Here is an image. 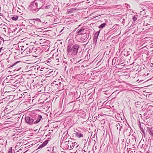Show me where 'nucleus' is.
Segmentation results:
<instances>
[{
  "label": "nucleus",
  "mask_w": 153,
  "mask_h": 153,
  "mask_svg": "<svg viewBox=\"0 0 153 153\" xmlns=\"http://www.w3.org/2000/svg\"><path fill=\"white\" fill-rule=\"evenodd\" d=\"M19 76V75H18L16 76Z\"/></svg>",
  "instance_id": "obj_42"
},
{
  "label": "nucleus",
  "mask_w": 153,
  "mask_h": 153,
  "mask_svg": "<svg viewBox=\"0 0 153 153\" xmlns=\"http://www.w3.org/2000/svg\"><path fill=\"white\" fill-rule=\"evenodd\" d=\"M9 77H1L0 79L1 81H3L4 83H8L9 82Z\"/></svg>",
  "instance_id": "obj_10"
},
{
  "label": "nucleus",
  "mask_w": 153,
  "mask_h": 153,
  "mask_svg": "<svg viewBox=\"0 0 153 153\" xmlns=\"http://www.w3.org/2000/svg\"><path fill=\"white\" fill-rule=\"evenodd\" d=\"M79 48V45H78L75 44L73 45L71 44L68 43L67 49L68 54L71 53L72 56L76 55Z\"/></svg>",
  "instance_id": "obj_1"
},
{
  "label": "nucleus",
  "mask_w": 153,
  "mask_h": 153,
  "mask_svg": "<svg viewBox=\"0 0 153 153\" xmlns=\"http://www.w3.org/2000/svg\"><path fill=\"white\" fill-rule=\"evenodd\" d=\"M147 23H146V21L144 20V25H145L146 26H147V25H149V24H147Z\"/></svg>",
  "instance_id": "obj_34"
},
{
  "label": "nucleus",
  "mask_w": 153,
  "mask_h": 153,
  "mask_svg": "<svg viewBox=\"0 0 153 153\" xmlns=\"http://www.w3.org/2000/svg\"><path fill=\"white\" fill-rule=\"evenodd\" d=\"M2 48H3V47H1V48H0V52H1V49H2Z\"/></svg>",
  "instance_id": "obj_40"
},
{
  "label": "nucleus",
  "mask_w": 153,
  "mask_h": 153,
  "mask_svg": "<svg viewBox=\"0 0 153 153\" xmlns=\"http://www.w3.org/2000/svg\"><path fill=\"white\" fill-rule=\"evenodd\" d=\"M119 126V132H120L121 131V129L122 128V126L120 125V126Z\"/></svg>",
  "instance_id": "obj_33"
},
{
  "label": "nucleus",
  "mask_w": 153,
  "mask_h": 153,
  "mask_svg": "<svg viewBox=\"0 0 153 153\" xmlns=\"http://www.w3.org/2000/svg\"><path fill=\"white\" fill-rule=\"evenodd\" d=\"M149 134L151 136H152L153 137V132L152 131H150L149 132Z\"/></svg>",
  "instance_id": "obj_30"
},
{
  "label": "nucleus",
  "mask_w": 153,
  "mask_h": 153,
  "mask_svg": "<svg viewBox=\"0 0 153 153\" xmlns=\"http://www.w3.org/2000/svg\"><path fill=\"white\" fill-rule=\"evenodd\" d=\"M76 143V142L74 143V144H75Z\"/></svg>",
  "instance_id": "obj_45"
},
{
  "label": "nucleus",
  "mask_w": 153,
  "mask_h": 153,
  "mask_svg": "<svg viewBox=\"0 0 153 153\" xmlns=\"http://www.w3.org/2000/svg\"><path fill=\"white\" fill-rule=\"evenodd\" d=\"M67 62V61H64L63 62V63H65V62Z\"/></svg>",
  "instance_id": "obj_39"
},
{
  "label": "nucleus",
  "mask_w": 153,
  "mask_h": 153,
  "mask_svg": "<svg viewBox=\"0 0 153 153\" xmlns=\"http://www.w3.org/2000/svg\"><path fill=\"white\" fill-rule=\"evenodd\" d=\"M119 126H120V123H118L116 125V127H117V129H118L119 128Z\"/></svg>",
  "instance_id": "obj_31"
},
{
  "label": "nucleus",
  "mask_w": 153,
  "mask_h": 153,
  "mask_svg": "<svg viewBox=\"0 0 153 153\" xmlns=\"http://www.w3.org/2000/svg\"><path fill=\"white\" fill-rule=\"evenodd\" d=\"M132 130L130 128H127V129H125L124 130V132H129V133H131V132H132Z\"/></svg>",
  "instance_id": "obj_17"
},
{
  "label": "nucleus",
  "mask_w": 153,
  "mask_h": 153,
  "mask_svg": "<svg viewBox=\"0 0 153 153\" xmlns=\"http://www.w3.org/2000/svg\"><path fill=\"white\" fill-rule=\"evenodd\" d=\"M143 81V80H140V81L139 82V83H143V82H142Z\"/></svg>",
  "instance_id": "obj_35"
},
{
  "label": "nucleus",
  "mask_w": 153,
  "mask_h": 153,
  "mask_svg": "<svg viewBox=\"0 0 153 153\" xmlns=\"http://www.w3.org/2000/svg\"><path fill=\"white\" fill-rule=\"evenodd\" d=\"M76 131H74L75 136L78 138L83 137L84 135V131H81L78 130L76 129Z\"/></svg>",
  "instance_id": "obj_5"
},
{
  "label": "nucleus",
  "mask_w": 153,
  "mask_h": 153,
  "mask_svg": "<svg viewBox=\"0 0 153 153\" xmlns=\"http://www.w3.org/2000/svg\"><path fill=\"white\" fill-rule=\"evenodd\" d=\"M137 20V17L135 16H133V21L134 22H135V21H136Z\"/></svg>",
  "instance_id": "obj_25"
},
{
  "label": "nucleus",
  "mask_w": 153,
  "mask_h": 153,
  "mask_svg": "<svg viewBox=\"0 0 153 153\" xmlns=\"http://www.w3.org/2000/svg\"><path fill=\"white\" fill-rule=\"evenodd\" d=\"M40 3L37 0H35L33 2H31L28 7V9L33 13H36L41 9V5H38Z\"/></svg>",
  "instance_id": "obj_2"
},
{
  "label": "nucleus",
  "mask_w": 153,
  "mask_h": 153,
  "mask_svg": "<svg viewBox=\"0 0 153 153\" xmlns=\"http://www.w3.org/2000/svg\"><path fill=\"white\" fill-rule=\"evenodd\" d=\"M44 146L42 144H41V145H40L39 147H38V149H39L40 148H42Z\"/></svg>",
  "instance_id": "obj_29"
},
{
  "label": "nucleus",
  "mask_w": 153,
  "mask_h": 153,
  "mask_svg": "<svg viewBox=\"0 0 153 153\" xmlns=\"http://www.w3.org/2000/svg\"><path fill=\"white\" fill-rule=\"evenodd\" d=\"M8 153H12V148L11 147L9 149Z\"/></svg>",
  "instance_id": "obj_28"
},
{
  "label": "nucleus",
  "mask_w": 153,
  "mask_h": 153,
  "mask_svg": "<svg viewBox=\"0 0 153 153\" xmlns=\"http://www.w3.org/2000/svg\"><path fill=\"white\" fill-rule=\"evenodd\" d=\"M100 32V30L99 31H97V32H96L94 34V38L97 39Z\"/></svg>",
  "instance_id": "obj_18"
},
{
  "label": "nucleus",
  "mask_w": 153,
  "mask_h": 153,
  "mask_svg": "<svg viewBox=\"0 0 153 153\" xmlns=\"http://www.w3.org/2000/svg\"><path fill=\"white\" fill-rule=\"evenodd\" d=\"M18 16H13L11 17V19L13 20H16L18 19Z\"/></svg>",
  "instance_id": "obj_20"
},
{
  "label": "nucleus",
  "mask_w": 153,
  "mask_h": 153,
  "mask_svg": "<svg viewBox=\"0 0 153 153\" xmlns=\"http://www.w3.org/2000/svg\"><path fill=\"white\" fill-rule=\"evenodd\" d=\"M46 42V40L44 39H41L39 40V43L41 45H45Z\"/></svg>",
  "instance_id": "obj_13"
},
{
  "label": "nucleus",
  "mask_w": 153,
  "mask_h": 153,
  "mask_svg": "<svg viewBox=\"0 0 153 153\" xmlns=\"http://www.w3.org/2000/svg\"><path fill=\"white\" fill-rule=\"evenodd\" d=\"M23 50V49H22V50Z\"/></svg>",
  "instance_id": "obj_47"
},
{
  "label": "nucleus",
  "mask_w": 153,
  "mask_h": 153,
  "mask_svg": "<svg viewBox=\"0 0 153 153\" xmlns=\"http://www.w3.org/2000/svg\"><path fill=\"white\" fill-rule=\"evenodd\" d=\"M106 25L105 23H103L100 25L98 27L99 28H103L105 27Z\"/></svg>",
  "instance_id": "obj_19"
},
{
  "label": "nucleus",
  "mask_w": 153,
  "mask_h": 153,
  "mask_svg": "<svg viewBox=\"0 0 153 153\" xmlns=\"http://www.w3.org/2000/svg\"><path fill=\"white\" fill-rule=\"evenodd\" d=\"M2 27H3V29H6L7 28V26L5 24V25H4V26Z\"/></svg>",
  "instance_id": "obj_32"
},
{
  "label": "nucleus",
  "mask_w": 153,
  "mask_h": 153,
  "mask_svg": "<svg viewBox=\"0 0 153 153\" xmlns=\"http://www.w3.org/2000/svg\"><path fill=\"white\" fill-rule=\"evenodd\" d=\"M141 146L142 147V148H144L145 147V145H144L143 144H142V146Z\"/></svg>",
  "instance_id": "obj_38"
},
{
  "label": "nucleus",
  "mask_w": 153,
  "mask_h": 153,
  "mask_svg": "<svg viewBox=\"0 0 153 153\" xmlns=\"http://www.w3.org/2000/svg\"><path fill=\"white\" fill-rule=\"evenodd\" d=\"M74 146H73V145H72L71 146V145L70 146V147L71 148H72V149H73V148H74Z\"/></svg>",
  "instance_id": "obj_37"
},
{
  "label": "nucleus",
  "mask_w": 153,
  "mask_h": 153,
  "mask_svg": "<svg viewBox=\"0 0 153 153\" xmlns=\"http://www.w3.org/2000/svg\"><path fill=\"white\" fill-rule=\"evenodd\" d=\"M87 30L83 28L78 29L76 32V35H83L86 33Z\"/></svg>",
  "instance_id": "obj_6"
},
{
  "label": "nucleus",
  "mask_w": 153,
  "mask_h": 153,
  "mask_svg": "<svg viewBox=\"0 0 153 153\" xmlns=\"http://www.w3.org/2000/svg\"><path fill=\"white\" fill-rule=\"evenodd\" d=\"M82 35V36L81 37L80 39L82 41L85 40L87 37L88 38L89 36V35L88 36L87 34H86V33Z\"/></svg>",
  "instance_id": "obj_12"
},
{
  "label": "nucleus",
  "mask_w": 153,
  "mask_h": 153,
  "mask_svg": "<svg viewBox=\"0 0 153 153\" xmlns=\"http://www.w3.org/2000/svg\"><path fill=\"white\" fill-rule=\"evenodd\" d=\"M21 65L19 64L17 65V66L19 67V68L18 69L16 68L14 69V70H16V71H18L19 70L21 69V67H20Z\"/></svg>",
  "instance_id": "obj_23"
},
{
  "label": "nucleus",
  "mask_w": 153,
  "mask_h": 153,
  "mask_svg": "<svg viewBox=\"0 0 153 153\" xmlns=\"http://www.w3.org/2000/svg\"><path fill=\"white\" fill-rule=\"evenodd\" d=\"M22 77L19 78L15 80V77H9V82L13 83V85L15 86L18 87L20 84L24 82V79H22Z\"/></svg>",
  "instance_id": "obj_3"
},
{
  "label": "nucleus",
  "mask_w": 153,
  "mask_h": 153,
  "mask_svg": "<svg viewBox=\"0 0 153 153\" xmlns=\"http://www.w3.org/2000/svg\"><path fill=\"white\" fill-rule=\"evenodd\" d=\"M71 64L72 63L71 62L70 63L68 62H66L65 64L64 65V66L65 67V70H67L68 71V69L71 67Z\"/></svg>",
  "instance_id": "obj_8"
},
{
  "label": "nucleus",
  "mask_w": 153,
  "mask_h": 153,
  "mask_svg": "<svg viewBox=\"0 0 153 153\" xmlns=\"http://www.w3.org/2000/svg\"><path fill=\"white\" fill-rule=\"evenodd\" d=\"M1 16V14L0 13V16Z\"/></svg>",
  "instance_id": "obj_41"
},
{
  "label": "nucleus",
  "mask_w": 153,
  "mask_h": 153,
  "mask_svg": "<svg viewBox=\"0 0 153 153\" xmlns=\"http://www.w3.org/2000/svg\"><path fill=\"white\" fill-rule=\"evenodd\" d=\"M152 19L149 17H147L145 19V21H146V23H147V24L150 25V23H151Z\"/></svg>",
  "instance_id": "obj_11"
},
{
  "label": "nucleus",
  "mask_w": 153,
  "mask_h": 153,
  "mask_svg": "<svg viewBox=\"0 0 153 153\" xmlns=\"http://www.w3.org/2000/svg\"><path fill=\"white\" fill-rule=\"evenodd\" d=\"M139 81V79L137 80V81Z\"/></svg>",
  "instance_id": "obj_44"
},
{
  "label": "nucleus",
  "mask_w": 153,
  "mask_h": 153,
  "mask_svg": "<svg viewBox=\"0 0 153 153\" xmlns=\"http://www.w3.org/2000/svg\"><path fill=\"white\" fill-rule=\"evenodd\" d=\"M6 24H7V23L4 22H3L2 19L0 20V27H2Z\"/></svg>",
  "instance_id": "obj_15"
},
{
  "label": "nucleus",
  "mask_w": 153,
  "mask_h": 153,
  "mask_svg": "<svg viewBox=\"0 0 153 153\" xmlns=\"http://www.w3.org/2000/svg\"><path fill=\"white\" fill-rule=\"evenodd\" d=\"M97 39L94 38L93 39V42L96 43V42H97Z\"/></svg>",
  "instance_id": "obj_27"
},
{
  "label": "nucleus",
  "mask_w": 153,
  "mask_h": 153,
  "mask_svg": "<svg viewBox=\"0 0 153 153\" xmlns=\"http://www.w3.org/2000/svg\"><path fill=\"white\" fill-rule=\"evenodd\" d=\"M33 20H35L36 22H41L40 19H33Z\"/></svg>",
  "instance_id": "obj_24"
},
{
  "label": "nucleus",
  "mask_w": 153,
  "mask_h": 153,
  "mask_svg": "<svg viewBox=\"0 0 153 153\" xmlns=\"http://www.w3.org/2000/svg\"><path fill=\"white\" fill-rule=\"evenodd\" d=\"M42 3V4H44V3H43L42 2V1H41L40 2V3H39V4H38V5H42L41 4V3Z\"/></svg>",
  "instance_id": "obj_36"
},
{
  "label": "nucleus",
  "mask_w": 153,
  "mask_h": 153,
  "mask_svg": "<svg viewBox=\"0 0 153 153\" xmlns=\"http://www.w3.org/2000/svg\"><path fill=\"white\" fill-rule=\"evenodd\" d=\"M139 127L140 128V130L143 132L144 133V130L143 129L142 127L141 126V124L140 123L139 125Z\"/></svg>",
  "instance_id": "obj_22"
},
{
  "label": "nucleus",
  "mask_w": 153,
  "mask_h": 153,
  "mask_svg": "<svg viewBox=\"0 0 153 153\" xmlns=\"http://www.w3.org/2000/svg\"><path fill=\"white\" fill-rule=\"evenodd\" d=\"M23 50V49H22V50Z\"/></svg>",
  "instance_id": "obj_46"
},
{
  "label": "nucleus",
  "mask_w": 153,
  "mask_h": 153,
  "mask_svg": "<svg viewBox=\"0 0 153 153\" xmlns=\"http://www.w3.org/2000/svg\"><path fill=\"white\" fill-rule=\"evenodd\" d=\"M36 119V117L34 116H26L25 120L26 122L29 125L34 124V120Z\"/></svg>",
  "instance_id": "obj_4"
},
{
  "label": "nucleus",
  "mask_w": 153,
  "mask_h": 153,
  "mask_svg": "<svg viewBox=\"0 0 153 153\" xmlns=\"http://www.w3.org/2000/svg\"><path fill=\"white\" fill-rule=\"evenodd\" d=\"M76 10V9L74 8H71L70 10H67V13L68 14H70L71 13H73L74 11Z\"/></svg>",
  "instance_id": "obj_14"
},
{
  "label": "nucleus",
  "mask_w": 153,
  "mask_h": 153,
  "mask_svg": "<svg viewBox=\"0 0 153 153\" xmlns=\"http://www.w3.org/2000/svg\"><path fill=\"white\" fill-rule=\"evenodd\" d=\"M35 116L36 117V118H37V119L36 121H34V124H36L38 123L41 120L42 118V116L41 115H38V116Z\"/></svg>",
  "instance_id": "obj_9"
},
{
  "label": "nucleus",
  "mask_w": 153,
  "mask_h": 153,
  "mask_svg": "<svg viewBox=\"0 0 153 153\" xmlns=\"http://www.w3.org/2000/svg\"><path fill=\"white\" fill-rule=\"evenodd\" d=\"M48 143V140H46L44 142L42 143V144L44 146H45Z\"/></svg>",
  "instance_id": "obj_26"
},
{
  "label": "nucleus",
  "mask_w": 153,
  "mask_h": 153,
  "mask_svg": "<svg viewBox=\"0 0 153 153\" xmlns=\"http://www.w3.org/2000/svg\"><path fill=\"white\" fill-rule=\"evenodd\" d=\"M24 94L23 93L22 94L20 93H19L18 94V96H19V98H22L23 97V98L25 99V97L24 95Z\"/></svg>",
  "instance_id": "obj_16"
},
{
  "label": "nucleus",
  "mask_w": 153,
  "mask_h": 153,
  "mask_svg": "<svg viewBox=\"0 0 153 153\" xmlns=\"http://www.w3.org/2000/svg\"><path fill=\"white\" fill-rule=\"evenodd\" d=\"M0 19H1V17H0Z\"/></svg>",
  "instance_id": "obj_43"
},
{
  "label": "nucleus",
  "mask_w": 153,
  "mask_h": 153,
  "mask_svg": "<svg viewBox=\"0 0 153 153\" xmlns=\"http://www.w3.org/2000/svg\"><path fill=\"white\" fill-rule=\"evenodd\" d=\"M51 8V5L49 3L48 4H42V5H41V7L40 8L42 9H50Z\"/></svg>",
  "instance_id": "obj_7"
},
{
  "label": "nucleus",
  "mask_w": 153,
  "mask_h": 153,
  "mask_svg": "<svg viewBox=\"0 0 153 153\" xmlns=\"http://www.w3.org/2000/svg\"><path fill=\"white\" fill-rule=\"evenodd\" d=\"M20 61H17L13 64L11 66H10V68H11L12 67H13L14 66H15L17 64H18V63H20Z\"/></svg>",
  "instance_id": "obj_21"
}]
</instances>
